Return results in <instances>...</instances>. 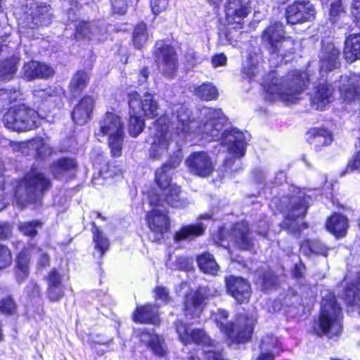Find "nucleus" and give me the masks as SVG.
Masks as SVG:
<instances>
[{
    "instance_id": "nucleus-45",
    "label": "nucleus",
    "mask_w": 360,
    "mask_h": 360,
    "mask_svg": "<svg viewBox=\"0 0 360 360\" xmlns=\"http://www.w3.org/2000/svg\"><path fill=\"white\" fill-rule=\"evenodd\" d=\"M16 310V304L10 296L0 301V311L6 314H13Z\"/></svg>"
},
{
    "instance_id": "nucleus-21",
    "label": "nucleus",
    "mask_w": 360,
    "mask_h": 360,
    "mask_svg": "<svg viewBox=\"0 0 360 360\" xmlns=\"http://www.w3.org/2000/svg\"><path fill=\"white\" fill-rule=\"evenodd\" d=\"M211 295L214 294L210 293V289L205 287L199 288L197 291L188 294L185 302L186 316H190L191 319L198 317L202 311L203 302Z\"/></svg>"
},
{
    "instance_id": "nucleus-2",
    "label": "nucleus",
    "mask_w": 360,
    "mask_h": 360,
    "mask_svg": "<svg viewBox=\"0 0 360 360\" xmlns=\"http://www.w3.org/2000/svg\"><path fill=\"white\" fill-rule=\"evenodd\" d=\"M308 83V75L305 72L294 70L286 77H278L274 72H270L264 84L267 94L274 98L293 103L304 91Z\"/></svg>"
},
{
    "instance_id": "nucleus-7",
    "label": "nucleus",
    "mask_w": 360,
    "mask_h": 360,
    "mask_svg": "<svg viewBox=\"0 0 360 360\" xmlns=\"http://www.w3.org/2000/svg\"><path fill=\"white\" fill-rule=\"evenodd\" d=\"M176 331L179 340L185 345L195 343L202 345L203 352L207 360H223V356L218 347L212 343L210 338L200 329H191L187 324L178 321L175 323Z\"/></svg>"
},
{
    "instance_id": "nucleus-39",
    "label": "nucleus",
    "mask_w": 360,
    "mask_h": 360,
    "mask_svg": "<svg viewBox=\"0 0 360 360\" xmlns=\"http://www.w3.org/2000/svg\"><path fill=\"white\" fill-rule=\"evenodd\" d=\"M192 91L196 96L205 101L216 99L218 96L217 88L211 83H203L198 86L194 87Z\"/></svg>"
},
{
    "instance_id": "nucleus-22",
    "label": "nucleus",
    "mask_w": 360,
    "mask_h": 360,
    "mask_svg": "<svg viewBox=\"0 0 360 360\" xmlns=\"http://www.w3.org/2000/svg\"><path fill=\"white\" fill-rule=\"evenodd\" d=\"M181 158L180 150H178L177 153L174 157H172L167 163L156 171V183L161 191L174 184L171 183V172L180 165Z\"/></svg>"
},
{
    "instance_id": "nucleus-43",
    "label": "nucleus",
    "mask_w": 360,
    "mask_h": 360,
    "mask_svg": "<svg viewBox=\"0 0 360 360\" xmlns=\"http://www.w3.org/2000/svg\"><path fill=\"white\" fill-rule=\"evenodd\" d=\"M94 242L95 248L99 252L100 257H101L108 249L109 242L97 227H95L94 230Z\"/></svg>"
},
{
    "instance_id": "nucleus-28",
    "label": "nucleus",
    "mask_w": 360,
    "mask_h": 360,
    "mask_svg": "<svg viewBox=\"0 0 360 360\" xmlns=\"http://www.w3.org/2000/svg\"><path fill=\"white\" fill-rule=\"evenodd\" d=\"M335 88L325 79L316 84V110H323L334 101Z\"/></svg>"
},
{
    "instance_id": "nucleus-26",
    "label": "nucleus",
    "mask_w": 360,
    "mask_h": 360,
    "mask_svg": "<svg viewBox=\"0 0 360 360\" xmlns=\"http://www.w3.org/2000/svg\"><path fill=\"white\" fill-rule=\"evenodd\" d=\"M139 335L140 341L157 356H164L167 348L164 339L153 330L143 329Z\"/></svg>"
},
{
    "instance_id": "nucleus-47",
    "label": "nucleus",
    "mask_w": 360,
    "mask_h": 360,
    "mask_svg": "<svg viewBox=\"0 0 360 360\" xmlns=\"http://www.w3.org/2000/svg\"><path fill=\"white\" fill-rule=\"evenodd\" d=\"M38 226H40L38 221L25 222L21 223L18 229L25 235L33 237L37 233L36 228Z\"/></svg>"
},
{
    "instance_id": "nucleus-44",
    "label": "nucleus",
    "mask_w": 360,
    "mask_h": 360,
    "mask_svg": "<svg viewBox=\"0 0 360 360\" xmlns=\"http://www.w3.org/2000/svg\"><path fill=\"white\" fill-rule=\"evenodd\" d=\"M260 349L278 354L281 351L277 338L273 335H266L262 338Z\"/></svg>"
},
{
    "instance_id": "nucleus-17",
    "label": "nucleus",
    "mask_w": 360,
    "mask_h": 360,
    "mask_svg": "<svg viewBox=\"0 0 360 360\" xmlns=\"http://www.w3.org/2000/svg\"><path fill=\"white\" fill-rule=\"evenodd\" d=\"M185 165L188 172L200 177H207L214 170L215 163L207 153L194 152L185 160Z\"/></svg>"
},
{
    "instance_id": "nucleus-8",
    "label": "nucleus",
    "mask_w": 360,
    "mask_h": 360,
    "mask_svg": "<svg viewBox=\"0 0 360 360\" xmlns=\"http://www.w3.org/2000/svg\"><path fill=\"white\" fill-rule=\"evenodd\" d=\"M228 313L223 309H217L212 314V319L215 321L220 330L226 335L231 342H245L252 335L255 320L253 319L240 318L238 323L244 324L243 328L240 327L236 330L233 324L227 321Z\"/></svg>"
},
{
    "instance_id": "nucleus-52",
    "label": "nucleus",
    "mask_w": 360,
    "mask_h": 360,
    "mask_svg": "<svg viewBox=\"0 0 360 360\" xmlns=\"http://www.w3.org/2000/svg\"><path fill=\"white\" fill-rule=\"evenodd\" d=\"M167 6V0H153L151 2V9L153 13L155 15L164 11Z\"/></svg>"
},
{
    "instance_id": "nucleus-29",
    "label": "nucleus",
    "mask_w": 360,
    "mask_h": 360,
    "mask_svg": "<svg viewBox=\"0 0 360 360\" xmlns=\"http://www.w3.org/2000/svg\"><path fill=\"white\" fill-rule=\"evenodd\" d=\"M22 74L27 79L32 80L39 77H49L53 74V70L46 64L32 60L24 65Z\"/></svg>"
},
{
    "instance_id": "nucleus-40",
    "label": "nucleus",
    "mask_w": 360,
    "mask_h": 360,
    "mask_svg": "<svg viewBox=\"0 0 360 360\" xmlns=\"http://www.w3.org/2000/svg\"><path fill=\"white\" fill-rule=\"evenodd\" d=\"M333 141V132L325 127L316 128V149L328 146Z\"/></svg>"
},
{
    "instance_id": "nucleus-9",
    "label": "nucleus",
    "mask_w": 360,
    "mask_h": 360,
    "mask_svg": "<svg viewBox=\"0 0 360 360\" xmlns=\"http://www.w3.org/2000/svg\"><path fill=\"white\" fill-rule=\"evenodd\" d=\"M39 120L38 113L24 105L11 108L3 117L4 125L15 131L31 130L37 125Z\"/></svg>"
},
{
    "instance_id": "nucleus-62",
    "label": "nucleus",
    "mask_w": 360,
    "mask_h": 360,
    "mask_svg": "<svg viewBox=\"0 0 360 360\" xmlns=\"http://www.w3.org/2000/svg\"><path fill=\"white\" fill-rule=\"evenodd\" d=\"M276 282V277L271 274H267L262 280V285L264 288H269Z\"/></svg>"
},
{
    "instance_id": "nucleus-54",
    "label": "nucleus",
    "mask_w": 360,
    "mask_h": 360,
    "mask_svg": "<svg viewBox=\"0 0 360 360\" xmlns=\"http://www.w3.org/2000/svg\"><path fill=\"white\" fill-rule=\"evenodd\" d=\"M342 12H344V8L340 0H337L330 4L329 13L331 18L335 19Z\"/></svg>"
},
{
    "instance_id": "nucleus-14",
    "label": "nucleus",
    "mask_w": 360,
    "mask_h": 360,
    "mask_svg": "<svg viewBox=\"0 0 360 360\" xmlns=\"http://www.w3.org/2000/svg\"><path fill=\"white\" fill-rule=\"evenodd\" d=\"M155 57L159 71L167 77H174L178 69L174 49L163 43L157 44Z\"/></svg>"
},
{
    "instance_id": "nucleus-38",
    "label": "nucleus",
    "mask_w": 360,
    "mask_h": 360,
    "mask_svg": "<svg viewBox=\"0 0 360 360\" xmlns=\"http://www.w3.org/2000/svg\"><path fill=\"white\" fill-rule=\"evenodd\" d=\"M18 59L13 57L0 63V80L8 81L11 79L17 70Z\"/></svg>"
},
{
    "instance_id": "nucleus-19",
    "label": "nucleus",
    "mask_w": 360,
    "mask_h": 360,
    "mask_svg": "<svg viewBox=\"0 0 360 360\" xmlns=\"http://www.w3.org/2000/svg\"><path fill=\"white\" fill-rule=\"evenodd\" d=\"M13 150L20 151L25 155H33L37 158L49 156L52 151L49 144L43 139L37 138L27 142L13 144Z\"/></svg>"
},
{
    "instance_id": "nucleus-61",
    "label": "nucleus",
    "mask_w": 360,
    "mask_h": 360,
    "mask_svg": "<svg viewBox=\"0 0 360 360\" xmlns=\"http://www.w3.org/2000/svg\"><path fill=\"white\" fill-rule=\"evenodd\" d=\"M156 299L161 300L164 302L168 299V291L165 288L158 286L155 290Z\"/></svg>"
},
{
    "instance_id": "nucleus-57",
    "label": "nucleus",
    "mask_w": 360,
    "mask_h": 360,
    "mask_svg": "<svg viewBox=\"0 0 360 360\" xmlns=\"http://www.w3.org/2000/svg\"><path fill=\"white\" fill-rule=\"evenodd\" d=\"M186 58L188 63L191 67L195 66L197 64L200 63L202 60L200 56L197 53H195L193 51H190L186 53Z\"/></svg>"
},
{
    "instance_id": "nucleus-64",
    "label": "nucleus",
    "mask_w": 360,
    "mask_h": 360,
    "mask_svg": "<svg viewBox=\"0 0 360 360\" xmlns=\"http://www.w3.org/2000/svg\"><path fill=\"white\" fill-rule=\"evenodd\" d=\"M11 233V228L8 224H0V238H6Z\"/></svg>"
},
{
    "instance_id": "nucleus-27",
    "label": "nucleus",
    "mask_w": 360,
    "mask_h": 360,
    "mask_svg": "<svg viewBox=\"0 0 360 360\" xmlns=\"http://www.w3.org/2000/svg\"><path fill=\"white\" fill-rule=\"evenodd\" d=\"M236 246L242 250H249L253 245V240L249 232L248 224L245 221L237 223L230 236Z\"/></svg>"
},
{
    "instance_id": "nucleus-50",
    "label": "nucleus",
    "mask_w": 360,
    "mask_h": 360,
    "mask_svg": "<svg viewBox=\"0 0 360 360\" xmlns=\"http://www.w3.org/2000/svg\"><path fill=\"white\" fill-rule=\"evenodd\" d=\"M351 16L356 26L360 27V0H353Z\"/></svg>"
},
{
    "instance_id": "nucleus-53",
    "label": "nucleus",
    "mask_w": 360,
    "mask_h": 360,
    "mask_svg": "<svg viewBox=\"0 0 360 360\" xmlns=\"http://www.w3.org/2000/svg\"><path fill=\"white\" fill-rule=\"evenodd\" d=\"M360 169V150L356 151L352 160L348 162L346 170L353 172L354 170Z\"/></svg>"
},
{
    "instance_id": "nucleus-37",
    "label": "nucleus",
    "mask_w": 360,
    "mask_h": 360,
    "mask_svg": "<svg viewBox=\"0 0 360 360\" xmlns=\"http://www.w3.org/2000/svg\"><path fill=\"white\" fill-rule=\"evenodd\" d=\"M197 262L200 269L205 274L215 276L219 270V266L210 253H203L198 256Z\"/></svg>"
},
{
    "instance_id": "nucleus-1",
    "label": "nucleus",
    "mask_w": 360,
    "mask_h": 360,
    "mask_svg": "<svg viewBox=\"0 0 360 360\" xmlns=\"http://www.w3.org/2000/svg\"><path fill=\"white\" fill-rule=\"evenodd\" d=\"M200 114V120L191 118L190 111L181 105L170 120L167 114L159 117L150 128V156L158 159L168 153L173 143L172 129H174L179 136H201L210 141H220L236 158L245 155V135L236 128L223 130L226 120L221 110L203 108Z\"/></svg>"
},
{
    "instance_id": "nucleus-25",
    "label": "nucleus",
    "mask_w": 360,
    "mask_h": 360,
    "mask_svg": "<svg viewBox=\"0 0 360 360\" xmlns=\"http://www.w3.org/2000/svg\"><path fill=\"white\" fill-rule=\"evenodd\" d=\"M160 207H154V209L147 214V224L149 229L155 233L162 235L169 229V221L164 210Z\"/></svg>"
},
{
    "instance_id": "nucleus-13",
    "label": "nucleus",
    "mask_w": 360,
    "mask_h": 360,
    "mask_svg": "<svg viewBox=\"0 0 360 360\" xmlns=\"http://www.w3.org/2000/svg\"><path fill=\"white\" fill-rule=\"evenodd\" d=\"M288 204L285 207L286 216L282 226L293 232L300 231L304 226L303 223L300 224V219L307 212L308 202L306 198L299 195L290 198Z\"/></svg>"
},
{
    "instance_id": "nucleus-34",
    "label": "nucleus",
    "mask_w": 360,
    "mask_h": 360,
    "mask_svg": "<svg viewBox=\"0 0 360 360\" xmlns=\"http://www.w3.org/2000/svg\"><path fill=\"white\" fill-rule=\"evenodd\" d=\"M135 322L157 324L159 322L158 309L155 306L146 304L138 307L133 316Z\"/></svg>"
},
{
    "instance_id": "nucleus-59",
    "label": "nucleus",
    "mask_w": 360,
    "mask_h": 360,
    "mask_svg": "<svg viewBox=\"0 0 360 360\" xmlns=\"http://www.w3.org/2000/svg\"><path fill=\"white\" fill-rule=\"evenodd\" d=\"M227 58L223 53L215 55L212 58V64L214 68L224 66L226 63Z\"/></svg>"
},
{
    "instance_id": "nucleus-15",
    "label": "nucleus",
    "mask_w": 360,
    "mask_h": 360,
    "mask_svg": "<svg viewBox=\"0 0 360 360\" xmlns=\"http://www.w3.org/2000/svg\"><path fill=\"white\" fill-rule=\"evenodd\" d=\"M224 11L226 23L241 29L245 18L251 12L250 0H227Z\"/></svg>"
},
{
    "instance_id": "nucleus-42",
    "label": "nucleus",
    "mask_w": 360,
    "mask_h": 360,
    "mask_svg": "<svg viewBox=\"0 0 360 360\" xmlns=\"http://www.w3.org/2000/svg\"><path fill=\"white\" fill-rule=\"evenodd\" d=\"M148 34L144 23L139 24L134 30L133 41L136 48H141L147 41Z\"/></svg>"
},
{
    "instance_id": "nucleus-4",
    "label": "nucleus",
    "mask_w": 360,
    "mask_h": 360,
    "mask_svg": "<svg viewBox=\"0 0 360 360\" xmlns=\"http://www.w3.org/2000/svg\"><path fill=\"white\" fill-rule=\"evenodd\" d=\"M343 314L333 293H329L321 302L319 326L321 333L328 339L339 338L343 331Z\"/></svg>"
},
{
    "instance_id": "nucleus-16",
    "label": "nucleus",
    "mask_w": 360,
    "mask_h": 360,
    "mask_svg": "<svg viewBox=\"0 0 360 360\" xmlns=\"http://www.w3.org/2000/svg\"><path fill=\"white\" fill-rule=\"evenodd\" d=\"M149 203L153 207H163L165 203L176 208H185L190 202L181 193L180 187L176 184L162 191L161 194H154L149 197Z\"/></svg>"
},
{
    "instance_id": "nucleus-11",
    "label": "nucleus",
    "mask_w": 360,
    "mask_h": 360,
    "mask_svg": "<svg viewBox=\"0 0 360 360\" xmlns=\"http://www.w3.org/2000/svg\"><path fill=\"white\" fill-rule=\"evenodd\" d=\"M283 26L280 22H275L269 26L262 35L263 40L269 46L273 53H278L281 57L290 53L292 46V41L290 38H284Z\"/></svg>"
},
{
    "instance_id": "nucleus-46",
    "label": "nucleus",
    "mask_w": 360,
    "mask_h": 360,
    "mask_svg": "<svg viewBox=\"0 0 360 360\" xmlns=\"http://www.w3.org/2000/svg\"><path fill=\"white\" fill-rule=\"evenodd\" d=\"M64 295L63 285L48 286L47 297L51 302L59 301Z\"/></svg>"
},
{
    "instance_id": "nucleus-55",
    "label": "nucleus",
    "mask_w": 360,
    "mask_h": 360,
    "mask_svg": "<svg viewBox=\"0 0 360 360\" xmlns=\"http://www.w3.org/2000/svg\"><path fill=\"white\" fill-rule=\"evenodd\" d=\"M91 22L80 23L77 26V33L84 37H89V34L91 33Z\"/></svg>"
},
{
    "instance_id": "nucleus-6",
    "label": "nucleus",
    "mask_w": 360,
    "mask_h": 360,
    "mask_svg": "<svg viewBox=\"0 0 360 360\" xmlns=\"http://www.w3.org/2000/svg\"><path fill=\"white\" fill-rule=\"evenodd\" d=\"M96 135L107 136L108 144L113 156L120 157L122 155L124 131L123 122L118 115L106 112L99 122V130Z\"/></svg>"
},
{
    "instance_id": "nucleus-51",
    "label": "nucleus",
    "mask_w": 360,
    "mask_h": 360,
    "mask_svg": "<svg viewBox=\"0 0 360 360\" xmlns=\"http://www.w3.org/2000/svg\"><path fill=\"white\" fill-rule=\"evenodd\" d=\"M55 93V91L52 90L51 89H44V90H35L34 91V96L37 98H40L45 101H55L56 98H55V96L53 94Z\"/></svg>"
},
{
    "instance_id": "nucleus-35",
    "label": "nucleus",
    "mask_w": 360,
    "mask_h": 360,
    "mask_svg": "<svg viewBox=\"0 0 360 360\" xmlns=\"http://www.w3.org/2000/svg\"><path fill=\"white\" fill-rule=\"evenodd\" d=\"M206 225L202 222L196 224L184 226L174 235V240L177 242L181 240H191L196 237L202 236L205 230Z\"/></svg>"
},
{
    "instance_id": "nucleus-10",
    "label": "nucleus",
    "mask_w": 360,
    "mask_h": 360,
    "mask_svg": "<svg viewBox=\"0 0 360 360\" xmlns=\"http://www.w3.org/2000/svg\"><path fill=\"white\" fill-rule=\"evenodd\" d=\"M37 257L38 268H44L49 265L50 258L46 253L35 246L25 248L18 255L15 266V276L18 282L24 281L29 275V262L30 255Z\"/></svg>"
},
{
    "instance_id": "nucleus-58",
    "label": "nucleus",
    "mask_w": 360,
    "mask_h": 360,
    "mask_svg": "<svg viewBox=\"0 0 360 360\" xmlns=\"http://www.w3.org/2000/svg\"><path fill=\"white\" fill-rule=\"evenodd\" d=\"M15 91L0 89V101H2L4 103H10L15 99Z\"/></svg>"
},
{
    "instance_id": "nucleus-63",
    "label": "nucleus",
    "mask_w": 360,
    "mask_h": 360,
    "mask_svg": "<svg viewBox=\"0 0 360 360\" xmlns=\"http://www.w3.org/2000/svg\"><path fill=\"white\" fill-rule=\"evenodd\" d=\"M257 66L255 65H251L250 67H243V73L248 78H252L255 76L257 73Z\"/></svg>"
},
{
    "instance_id": "nucleus-33",
    "label": "nucleus",
    "mask_w": 360,
    "mask_h": 360,
    "mask_svg": "<svg viewBox=\"0 0 360 360\" xmlns=\"http://www.w3.org/2000/svg\"><path fill=\"white\" fill-rule=\"evenodd\" d=\"M77 167L72 158H61L51 167V172L56 179H66L72 175Z\"/></svg>"
},
{
    "instance_id": "nucleus-12",
    "label": "nucleus",
    "mask_w": 360,
    "mask_h": 360,
    "mask_svg": "<svg viewBox=\"0 0 360 360\" xmlns=\"http://www.w3.org/2000/svg\"><path fill=\"white\" fill-rule=\"evenodd\" d=\"M340 49L330 41H321L319 55V68L320 79L327 77L328 73L341 66Z\"/></svg>"
},
{
    "instance_id": "nucleus-5",
    "label": "nucleus",
    "mask_w": 360,
    "mask_h": 360,
    "mask_svg": "<svg viewBox=\"0 0 360 360\" xmlns=\"http://www.w3.org/2000/svg\"><path fill=\"white\" fill-rule=\"evenodd\" d=\"M50 186V181L37 169H32L20 183L15 198L16 203L24 206L25 202H35L42 193Z\"/></svg>"
},
{
    "instance_id": "nucleus-30",
    "label": "nucleus",
    "mask_w": 360,
    "mask_h": 360,
    "mask_svg": "<svg viewBox=\"0 0 360 360\" xmlns=\"http://www.w3.org/2000/svg\"><path fill=\"white\" fill-rule=\"evenodd\" d=\"M343 297L347 305L354 308L360 314V273L354 281L346 285Z\"/></svg>"
},
{
    "instance_id": "nucleus-3",
    "label": "nucleus",
    "mask_w": 360,
    "mask_h": 360,
    "mask_svg": "<svg viewBox=\"0 0 360 360\" xmlns=\"http://www.w3.org/2000/svg\"><path fill=\"white\" fill-rule=\"evenodd\" d=\"M128 103L130 108L129 131L131 136L136 137L143 131L145 123L141 115H137L136 108H140L144 117L152 119L158 115L159 105L154 95L146 93L141 98L136 91L129 93Z\"/></svg>"
},
{
    "instance_id": "nucleus-32",
    "label": "nucleus",
    "mask_w": 360,
    "mask_h": 360,
    "mask_svg": "<svg viewBox=\"0 0 360 360\" xmlns=\"http://www.w3.org/2000/svg\"><path fill=\"white\" fill-rule=\"evenodd\" d=\"M343 54L348 63L360 59V33L352 34L346 38Z\"/></svg>"
},
{
    "instance_id": "nucleus-24",
    "label": "nucleus",
    "mask_w": 360,
    "mask_h": 360,
    "mask_svg": "<svg viewBox=\"0 0 360 360\" xmlns=\"http://www.w3.org/2000/svg\"><path fill=\"white\" fill-rule=\"evenodd\" d=\"M325 228L336 238H344L349 229L348 219L343 214L333 212L326 218Z\"/></svg>"
},
{
    "instance_id": "nucleus-36",
    "label": "nucleus",
    "mask_w": 360,
    "mask_h": 360,
    "mask_svg": "<svg viewBox=\"0 0 360 360\" xmlns=\"http://www.w3.org/2000/svg\"><path fill=\"white\" fill-rule=\"evenodd\" d=\"M89 80V76L85 71L77 72L72 77L69 89L73 96H77L84 90Z\"/></svg>"
},
{
    "instance_id": "nucleus-48",
    "label": "nucleus",
    "mask_w": 360,
    "mask_h": 360,
    "mask_svg": "<svg viewBox=\"0 0 360 360\" xmlns=\"http://www.w3.org/2000/svg\"><path fill=\"white\" fill-rule=\"evenodd\" d=\"M12 262V257L9 249L5 246H0V269L8 267Z\"/></svg>"
},
{
    "instance_id": "nucleus-23",
    "label": "nucleus",
    "mask_w": 360,
    "mask_h": 360,
    "mask_svg": "<svg viewBox=\"0 0 360 360\" xmlns=\"http://www.w3.org/2000/svg\"><path fill=\"white\" fill-rule=\"evenodd\" d=\"M94 106L95 100L92 96H84L72 111L73 121L79 125L86 124L91 117Z\"/></svg>"
},
{
    "instance_id": "nucleus-20",
    "label": "nucleus",
    "mask_w": 360,
    "mask_h": 360,
    "mask_svg": "<svg viewBox=\"0 0 360 360\" xmlns=\"http://www.w3.org/2000/svg\"><path fill=\"white\" fill-rule=\"evenodd\" d=\"M314 6L309 1H299L290 5L286 10V20L295 25L309 20L313 16Z\"/></svg>"
},
{
    "instance_id": "nucleus-60",
    "label": "nucleus",
    "mask_w": 360,
    "mask_h": 360,
    "mask_svg": "<svg viewBox=\"0 0 360 360\" xmlns=\"http://www.w3.org/2000/svg\"><path fill=\"white\" fill-rule=\"evenodd\" d=\"M260 349L261 352L257 360H274L275 356L278 354V353H274L271 351Z\"/></svg>"
},
{
    "instance_id": "nucleus-41",
    "label": "nucleus",
    "mask_w": 360,
    "mask_h": 360,
    "mask_svg": "<svg viewBox=\"0 0 360 360\" xmlns=\"http://www.w3.org/2000/svg\"><path fill=\"white\" fill-rule=\"evenodd\" d=\"M37 16L34 18V24L36 25H47L52 18V13L49 6H41L36 12Z\"/></svg>"
},
{
    "instance_id": "nucleus-18",
    "label": "nucleus",
    "mask_w": 360,
    "mask_h": 360,
    "mask_svg": "<svg viewBox=\"0 0 360 360\" xmlns=\"http://www.w3.org/2000/svg\"><path fill=\"white\" fill-rule=\"evenodd\" d=\"M225 284L227 292L237 302L245 303L249 301L252 289L248 280L239 276H229L225 278Z\"/></svg>"
},
{
    "instance_id": "nucleus-31",
    "label": "nucleus",
    "mask_w": 360,
    "mask_h": 360,
    "mask_svg": "<svg viewBox=\"0 0 360 360\" xmlns=\"http://www.w3.org/2000/svg\"><path fill=\"white\" fill-rule=\"evenodd\" d=\"M338 91L342 102L346 104L351 103L359 97V82L356 79L347 77L345 82L338 86Z\"/></svg>"
},
{
    "instance_id": "nucleus-49",
    "label": "nucleus",
    "mask_w": 360,
    "mask_h": 360,
    "mask_svg": "<svg viewBox=\"0 0 360 360\" xmlns=\"http://www.w3.org/2000/svg\"><path fill=\"white\" fill-rule=\"evenodd\" d=\"M48 286L63 285L62 276L56 269H53L47 275Z\"/></svg>"
},
{
    "instance_id": "nucleus-56",
    "label": "nucleus",
    "mask_w": 360,
    "mask_h": 360,
    "mask_svg": "<svg viewBox=\"0 0 360 360\" xmlns=\"http://www.w3.org/2000/svg\"><path fill=\"white\" fill-rule=\"evenodd\" d=\"M112 8L115 13L124 14L127 11V4L124 0H112Z\"/></svg>"
}]
</instances>
